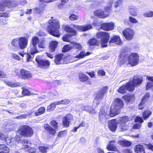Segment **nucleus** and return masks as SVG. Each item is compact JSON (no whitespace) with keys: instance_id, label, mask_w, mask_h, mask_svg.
<instances>
[{"instance_id":"2eb2a0df","label":"nucleus","mask_w":153,"mask_h":153,"mask_svg":"<svg viewBox=\"0 0 153 153\" xmlns=\"http://www.w3.org/2000/svg\"><path fill=\"white\" fill-rule=\"evenodd\" d=\"M73 27L79 31H84L91 29L92 28V26L91 24L85 25H73Z\"/></svg>"},{"instance_id":"0eeeda50","label":"nucleus","mask_w":153,"mask_h":153,"mask_svg":"<svg viewBox=\"0 0 153 153\" xmlns=\"http://www.w3.org/2000/svg\"><path fill=\"white\" fill-rule=\"evenodd\" d=\"M36 61L37 63V65L39 67L43 68H46L48 67L50 65V62L47 60H43L37 57L36 58Z\"/></svg>"},{"instance_id":"5701e85b","label":"nucleus","mask_w":153,"mask_h":153,"mask_svg":"<svg viewBox=\"0 0 153 153\" xmlns=\"http://www.w3.org/2000/svg\"><path fill=\"white\" fill-rule=\"evenodd\" d=\"M63 54H60L56 56L55 59V62L57 65L63 64L64 60L63 59Z\"/></svg>"},{"instance_id":"a18cd8bd","label":"nucleus","mask_w":153,"mask_h":153,"mask_svg":"<svg viewBox=\"0 0 153 153\" xmlns=\"http://www.w3.org/2000/svg\"><path fill=\"white\" fill-rule=\"evenodd\" d=\"M120 144L123 146H129L131 145V143L126 141H121L119 142Z\"/></svg>"},{"instance_id":"de8ad7c7","label":"nucleus","mask_w":153,"mask_h":153,"mask_svg":"<svg viewBox=\"0 0 153 153\" xmlns=\"http://www.w3.org/2000/svg\"><path fill=\"white\" fill-rule=\"evenodd\" d=\"M143 15L146 17H153V11H149L143 13Z\"/></svg>"},{"instance_id":"4be33fe9","label":"nucleus","mask_w":153,"mask_h":153,"mask_svg":"<svg viewBox=\"0 0 153 153\" xmlns=\"http://www.w3.org/2000/svg\"><path fill=\"white\" fill-rule=\"evenodd\" d=\"M114 143V140H112L110 141L109 143L106 146V149L109 151H117V149Z\"/></svg>"},{"instance_id":"f8f14e48","label":"nucleus","mask_w":153,"mask_h":153,"mask_svg":"<svg viewBox=\"0 0 153 153\" xmlns=\"http://www.w3.org/2000/svg\"><path fill=\"white\" fill-rule=\"evenodd\" d=\"M123 34L126 39L131 40L133 37L134 32L132 29L127 28L123 31Z\"/></svg>"},{"instance_id":"c9c22d12","label":"nucleus","mask_w":153,"mask_h":153,"mask_svg":"<svg viewBox=\"0 0 153 153\" xmlns=\"http://www.w3.org/2000/svg\"><path fill=\"white\" fill-rule=\"evenodd\" d=\"M39 42V39L38 37L35 36L32 37L31 42L32 45L37 46V44H38Z\"/></svg>"},{"instance_id":"680f3d73","label":"nucleus","mask_w":153,"mask_h":153,"mask_svg":"<svg viewBox=\"0 0 153 153\" xmlns=\"http://www.w3.org/2000/svg\"><path fill=\"white\" fill-rule=\"evenodd\" d=\"M51 124L55 129L57 128V123L55 120H53L51 122Z\"/></svg>"},{"instance_id":"6e6d98bb","label":"nucleus","mask_w":153,"mask_h":153,"mask_svg":"<svg viewBox=\"0 0 153 153\" xmlns=\"http://www.w3.org/2000/svg\"><path fill=\"white\" fill-rule=\"evenodd\" d=\"M79 16L74 14H71L69 16V19L71 21L76 20Z\"/></svg>"},{"instance_id":"9b49d317","label":"nucleus","mask_w":153,"mask_h":153,"mask_svg":"<svg viewBox=\"0 0 153 153\" xmlns=\"http://www.w3.org/2000/svg\"><path fill=\"white\" fill-rule=\"evenodd\" d=\"M108 43L111 46H114L115 45H121L123 44V42L120 37L116 36L112 37L110 39Z\"/></svg>"},{"instance_id":"c756f323","label":"nucleus","mask_w":153,"mask_h":153,"mask_svg":"<svg viewBox=\"0 0 153 153\" xmlns=\"http://www.w3.org/2000/svg\"><path fill=\"white\" fill-rule=\"evenodd\" d=\"M94 14L95 16H99L103 18H105L107 16L104 13V12L102 10L100 9L97 10L94 12Z\"/></svg>"},{"instance_id":"e2e57ef3","label":"nucleus","mask_w":153,"mask_h":153,"mask_svg":"<svg viewBox=\"0 0 153 153\" xmlns=\"http://www.w3.org/2000/svg\"><path fill=\"white\" fill-rule=\"evenodd\" d=\"M141 124L140 123H136L133 126V128L138 129L140 128Z\"/></svg>"},{"instance_id":"052dcab7","label":"nucleus","mask_w":153,"mask_h":153,"mask_svg":"<svg viewBox=\"0 0 153 153\" xmlns=\"http://www.w3.org/2000/svg\"><path fill=\"white\" fill-rule=\"evenodd\" d=\"M119 128L120 131H123L127 129V127L126 126L125 124H120Z\"/></svg>"},{"instance_id":"7c9ffc66","label":"nucleus","mask_w":153,"mask_h":153,"mask_svg":"<svg viewBox=\"0 0 153 153\" xmlns=\"http://www.w3.org/2000/svg\"><path fill=\"white\" fill-rule=\"evenodd\" d=\"M124 97L125 100L128 102H133L135 99L134 96L133 94H127Z\"/></svg>"},{"instance_id":"f257e3e1","label":"nucleus","mask_w":153,"mask_h":153,"mask_svg":"<svg viewBox=\"0 0 153 153\" xmlns=\"http://www.w3.org/2000/svg\"><path fill=\"white\" fill-rule=\"evenodd\" d=\"M119 60L122 64H130L133 66L137 65L139 62V56L136 53H132L128 56L122 54Z\"/></svg>"},{"instance_id":"393cba45","label":"nucleus","mask_w":153,"mask_h":153,"mask_svg":"<svg viewBox=\"0 0 153 153\" xmlns=\"http://www.w3.org/2000/svg\"><path fill=\"white\" fill-rule=\"evenodd\" d=\"M58 42L56 41H52L49 43V49L52 52H54L57 48Z\"/></svg>"},{"instance_id":"ddd939ff","label":"nucleus","mask_w":153,"mask_h":153,"mask_svg":"<svg viewBox=\"0 0 153 153\" xmlns=\"http://www.w3.org/2000/svg\"><path fill=\"white\" fill-rule=\"evenodd\" d=\"M19 46L21 49L26 48L28 43V38L26 37H19Z\"/></svg>"},{"instance_id":"72a5a7b5","label":"nucleus","mask_w":153,"mask_h":153,"mask_svg":"<svg viewBox=\"0 0 153 153\" xmlns=\"http://www.w3.org/2000/svg\"><path fill=\"white\" fill-rule=\"evenodd\" d=\"M128 121L129 118L128 117L124 116L119 118L118 122L119 124H124Z\"/></svg>"},{"instance_id":"603ef678","label":"nucleus","mask_w":153,"mask_h":153,"mask_svg":"<svg viewBox=\"0 0 153 153\" xmlns=\"http://www.w3.org/2000/svg\"><path fill=\"white\" fill-rule=\"evenodd\" d=\"M11 57L16 60L20 61L21 59V57L15 53H11Z\"/></svg>"},{"instance_id":"5fc2aeb1","label":"nucleus","mask_w":153,"mask_h":153,"mask_svg":"<svg viewBox=\"0 0 153 153\" xmlns=\"http://www.w3.org/2000/svg\"><path fill=\"white\" fill-rule=\"evenodd\" d=\"M4 82H5V83L7 85L9 86L13 87H16L18 86V85L17 84L13 83L12 82H10V81L6 82V81H4Z\"/></svg>"},{"instance_id":"338daca9","label":"nucleus","mask_w":153,"mask_h":153,"mask_svg":"<svg viewBox=\"0 0 153 153\" xmlns=\"http://www.w3.org/2000/svg\"><path fill=\"white\" fill-rule=\"evenodd\" d=\"M13 71L16 74V75L20 77V71H19V70L16 68H15L13 69Z\"/></svg>"},{"instance_id":"58836bf2","label":"nucleus","mask_w":153,"mask_h":153,"mask_svg":"<svg viewBox=\"0 0 153 153\" xmlns=\"http://www.w3.org/2000/svg\"><path fill=\"white\" fill-rule=\"evenodd\" d=\"M33 11L36 13L40 14L43 13L44 9L42 7H39L34 8L33 9Z\"/></svg>"},{"instance_id":"6e6552de","label":"nucleus","mask_w":153,"mask_h":153,"mask_svg":"<svg viewBox=\"0 0 153 153\" xmlns=\"http://www.w3.org/2000/svg\"><path fill=\"white\" fill-rule=\"evenodd\" d=\"M110 111L109 112V115L107 114V112L105 110L103 109L101 110L99 113V121L102 123L105 122L107 121V120L110 117H113L110 115Z\"/></svg>"},{"instance_id":"dca6fc26","label":"nucleus","mask_w":153,"mask_h":153,"mask_svg":"<svg viewBox=\"0 0 153 153\" xmlns=\"http://www.w3.org/2000/svg\"><path fill=\"white\" fill-rule=\"evenodd\" d=\"M114 24L113 22L103 23L100 25V28L105 30L109 31L114 28Z\"/></svg>"},{"instance_id":"bf43d9fd","label":"nucleus","mask_w":153,"mask_h":153,"mask_svg":"<svg viewBox=\"0 0 153 153\" xmlns=\"http://www.w3.org/2000/svg\"><path fill=\"white\" fill-rule=\"evenodd\" d=\"M129 21L132 23L136 24L138 22V21L134 17L130 16L129 18Z\"/></svg>"},{"instance_id":"79ce46f5","label":"nucleus","mask_w":153,"mask_h":153,"mask_svg":"<svg viewBox=\"0 0 153 153\" xmlns=\"http://www.w3.org/2000/svg\"><path fill=\"white\" fill-rule=\"evenodd\" d=\"M45 108L43 107H40L37 111L35 112L36 116H38L44 113L45 111Z\"/></svg>"},{"instance_id":"69168bd1","label":"nucleus","mask_w":153,"mask_h":153,"mask_svg":"<svg viewBox=\"0 0 153 153\" xmlns=\"http://www.w3.org/2000/svg\"><path fill=\"white\" fill-rule=\"evenodd\" d=\"M97 74L99 76H104L105 75V72L103 70H100L97 71Z\"/></svg>"},{"instance_id":"423d86ee","label":"nucleus","mask_w":153,"mask_h":153,"mask_svg":"<svg viewBox=\"0 0 153 153\" xmlns=\"http://www.w3.org/2000/svg\"><path fill=\"white\" fill-rule=\"evenodd\" d=\"M77 108L79 111H85L93 114L96 113V112L93 109L92 107L88 104H80L77 106Z\"/></svg>"},{"instance_id":"7ed1b4c3","label":"nucleus","mask_w":153,"mask_h":153,"mask_svg":"<svg viewBox=\"0 0 153 153\" xmlns=\"http://www.w3.org/2000/svg\"><path fill=\"white\" fill-rule=\"evenodd\" d=\"M124 105L123 101L120 98L115 99L113 103L111 106V116H114L120 113L119 110L122 108Z\"/></svg>"},{"instance_id":"473e14b6","label":"nucleus","mask_w":153,"mask_h":153,"mask_svg":"<svg viewBox=\"0 0 153 153\" xmlns=\"http://www.w3.org/2000/svg\"><path fill=\"white\" fill-rule=\"evenodd\" d=\"M135 151L137 153H145L143 146L140 145H138L136 146Z\"/></svg>"},{"instance_id":"20e7f679","label":"nucleus","mask_w":153,"mask_h":153,"mask_svg":"<svg viewBox=\"0 0 153 153\" xmlns=\"http://www.w3.org/2000/svg\"><path fill=\"white\" fill-rule=\"evenodd\" d=\"M97 36L101 39V45L102 47H106L107 46V43L110 38L109 33L105 32H99L97 33Z\"/></svg>"},{"instance_id":"39448f33","label":"nucleus","mask_w":153,"mask_h":153,"mask_svg":"<svg viewBox=\"0 0 153 153\" xmlns=\"http://www.w3.org/2000/svg\"><path fill=\"white\" fill-rule=\"evenodd\" d=\"M108 88L106 87L102 88L98 92L95 97L94 101V103L97 105L98 104L103 98L104 94L107 91Z\"/></svg>"},{"instance_id":"a211bd4d","label":"nucleus","mask_w":153,"mask_h":153,"mask_svg":"<svg viewBox=\"0 0 153 153\" xmlns=\"http://www.w3.org/2000/svg\"><path fill=\"white\" fill-rule=\"evenodd\" d=\"M21 139L20 137H19L18 135H17L15 137V138H11L10 137H6L5 141L7 143V145H10V144L11 145H13L15 144L16 142H18L20 141Z\"/></svg>"},{"instance_id":"6ab92c4d","label":"nucleus","mask_w":153,"mask_h":153,"mask_svg":"<svg viewBox=\"0 0 153 153\" xmlns=\"http://www.w3.org/2000/svg\"><path fill=\"white\" fill-rule=\"evenodd\" d=\"M91 53L89 52H85L84 51H82L80 52L79 55H76V56L72 57L71 59L73 60V61H76L78 59L83 58L86 56L90 55Z\"/></svg>"},{"instance_id":"8fccbe9b","label":"nucleus","mask_w":153,"mask_h":153,"mask_svg":"<svg viewBox=\"0 0 153 153\" xmlns=\"http://www.w3.org/2000/svg\"><path fill=\"white\" fill-rule=\"evenodd\" d=\"M39 149L40 152L42 153H46L47 152V150L49 149V147L46 146H40Z\"/></svg>"},{"instance_id":"e433bc0d","label":"nucleus","mask_w":153,"mask_h":153,"mask_svg":"<svg viewBox=\"0 0 153 153\" xmlns=\"http://www.w3.org/2000/svg\"><path fill=\"white\" fill-rule=\"evenodd\" d=\"M79 79L81 82H85L88 80L89 78L88 77L83 74L82 73H80L79 74Z\"/></svg>"},{"instance_id":"1a4fd4ad","label":"nucleus","mask_w":153,"mask_h":153,"mask_svg":"<svg viewBox=\"0 0 153 153\" xmlns=\"http://www.w3.org/2000/svg\"><path fill=\"white\" fill-rule=\"evenodd\" d=\"M134 90V86H131L129 82L127 83L125 85H123L121 87L118 91L122 94H124L126 93V91H132Z\"/></svg>"},{"instance_id":"13d9d810","label":"nucleus","mask_w":153,"mask_h":153,"mask_svg":"<svg viewBox=\"0 0 153 153\" xmlns=\"http://www.w3.org/2000/svg\"><path fill=\"white\" fill-rule=\"evenodd\" d=\"M71 36L69 35L66 34L64 35L62 38V40L65 42H69L70 39L69 38Z\"/></svg>"},{"instance_id":"774afa93","label":"nucleus","mask_w":153,"mask_h":153,"mask_svg":"<svg viewBox=\"0 0 153 153\" xmlns=\"http://www.w3.org/2000/svg\"><path fill=\"white\" fill-rule=\"evenodd\" d=\"M114 2L113 0H109L108 1L107 4L108 5V7L109 9H110L112 7V5Z\"/></svg>"},{"instance_id":"412c9836","label":"nucleus","mask_w":153,"mask_h":153,"mask_svg":"<svg viewBox=\"0 0 153 153\" xmlns=\"http://www.w3.org/2000/svg\"><path fill=\"white\" fill-rule=\"evenodd\" d=\"M108 126L110 129L112 131L116 130L117 127V123L116 120H112L109 121Z\"/></svg>"},{"instance_id":"ea45409f","label":"nucleus","mask_w":153,"mask_h":153,"mask_svg":"<svg viewBox=\"0 0 153 153\" xmlns=\"http://www.w3.org/2000/svg\"><path fill=\"white\" fill-rule=\"evenodd\" d=\"M56 105H57L56 104V102L51 103L47 107V111H51L54 110L55 108Z\"/></svg>"},{"instance_id":"f03ea898","label":"nucleus","mask_w":153,"mask_h":153,"mask_svg":"<svg viewBox=\"0 0 153 153\" xmlns=\"http://www.w3.org/2000/svg\"><path fill=\"white\" fill-rule=\"evenodd\" d=\"M51 19L49 21V25L47 27V30L51 35L56 37H59L61 34L58 30L60 27L59 21L56 19Z\"/></svg>"},{"instance_id":"2f4dec72","label":"nucleus","mask_w":153,"mask_h":153,"mask_svg":"<svg viewBox=\"0 0 153 153\" xmlns=\"http://www.w3.org/2000/svg\"><path fill=\"white\" fill-rule=\"evenodd\" d=\"M28 51L32 55H33L38 52L37 49V46L33 45L32 44L30 47L28 48Z\"/></svg>"},{"instance_id":"a878e982","label":"nucleus","mask_w":153,"mask_h":153,"mask_svg":"<svg viewBox=\"0 0 153 153\" xmlns=\"http://www.w3.org/2000/svg\"><path fill=\"white\" fill-rule=\"evenodd\" d=\"M27 128L28 126L27 125L20 126L18 131V133L22 135L25 136V135H26V130L28 129L29 130V129H27Z\"/></svg>"},{"instance_id":"4d7b16f0","label":"nucleus","mask_w":153,"mask_h":153,"mask_svg":"<svg viewBox=\"0 0 153 153\" xmlns=\"http://www.w3.org/2000/svg\"><path fill=\"white\" fill-rule=\"evenodd\" d=\"M22 93L25 96H28L32 95V94L27 89H24L22 91Z\"/></svg>"},{"instance_id":"09e8293b","label":"nucleus","mask_w":153,"mask_h":153,"mask_svg":"<svg viewBox=\"0 0 153 153\" xmlns=\"http://www.w3.org/2000/svg\"><path fill=\"white\" fill-rule=\"evenodd\" d=\"M123 2V0H116L114 3V7L117 8L120 6Z\"/></svg>"},{"instance_id":"9d476101","label":"nucleus","mask_w":153,"mask_h":153,"mask_svg":"<svg viewBox=\"0 0 153 153\" xmlns=\"http://www.w3.org/2000/svg\"><path fill=\"white\" fill-rule=\"evenodd\" d=\"M142 82V78L136 75L134 77L133 79L131 78L128 82L131 86H134V89L136 86L140 85Z\"/></svg>"},{"instance_id":"49530a36","label":"nucleus","mask_w":153,"mask_h":153,"mask_svg":"<svg viewBox=\"0 0 153 153\" xmlns=\"http://www.w3.org/2000/svg\"><path fill=\"white\" fill-rule=\"evenodd\" d=\"M29 129V130L27 129L26 130V135H25V136H32L33 134V131L32 129L28 126L27 129Z\"/></svg>"},{"instance_id":"864d4df0","label":"nucleus","mask_w":153,"mask_h":153,"mask_svg":"<svg viewBox=\"0 0 153 153\" xmlns=\"http://www.w3.org/2000/svg\"><path fill=\"white\" fill-rule=\"evenodd\" d=\"M73 48L74 47L76 49H78L79 50H81L82 49V46L80 44L76 42H74L73 43Z\"/></svg>"},{"instance_id":"c03bdc74","label":"nucleus","mask_w":153,"mask_h":153,"mask_svg":"<svg viewBox=\"0 0 153 153\" xmlns=\"http://www.w3.org/2000/svg\"><path fill=\"white\" fill-rule=\"evenodd\" d=\"M70 101L66 99L62 100L60 101H56V103L57 105L59 104H67L69 103Z\"/></svg>"},{"instance_id":"3c124183","label":"nucleus","mask_w":153,"mask_h":153,"mask_svg":"<svg viewBox=\"0 0 153 153\" xmlns=\"http://www.w3.org/2000/svg\"><path fill=\"white\" fill-rule=\"evenodd\" d=\"M19 38L15 39H13L11 42L12 45L16 47L19 46Z\"/></svg>"},{"instance_id":"4c0bfd02","label":"nucleus","mask_w":153,"mask_h":153,"mask_svg":"<svg viewBox=\"0 0 153 153\" xmlns=\"http://www.w3.org/2000/svg\"><path fill=\"white\" fill-rule=\"evenodd\" d=\"M73 48V46L72 45H66L63 46L62 51L64 53L72 49Z\"/></svg>"},{"instance_id":"0e129e2a","label":"nucleus","mask_w":153,"mask_h":153,"mask_svg":"<svg viewBox=\"0 0 153 153\" xmlns=\"http://www.w3.org/2000/svg\"><path fill=\"white\" fill-rule=\"evenodd\" d=\"M86 73L88 74V75L90 76V77L92 78H95V73L94 71H92L90 72H86Z\"/></svg>"},{"instance_id":"f3484780","label":"nucleus","mask_w":153,"mask_h":153,"mask_svg":"<svg viewBox=\"0 0 153 153\" xmlns=\"http://www.w3.org/2000/svg\"><path fill=\"white\" fill-rule=\"evenodd\" d=\"M20 77L24 79H27L31 78L32 76L30 72L23 69L20 71Z\"/></svg>"},{"instance_id":"37998d69","label":"nucleus","mask_w":153,"mask_h":153,"mask_svg":"<svg viewBox=\"0 0 153 153\" xmlns=\"http://www.w3.org/2000/svg\"><path fill=\"white\" fill-rule=\"evenodd\" d=\"M88 43L90 45H99V42L98 41H97V39L95 38L91 39L89 41H88Z\"/></svg>"},{"instance_id":"a19ab883","label":"nucleus","mask_w":153,"mask_h":153,"mask_svg":"<svg viewBox=\"0 0 153 153\" xmlns=\"http://www.w3.org/2000/svg\"><path fill=\"white\" fill-rule=\"evenodd\" d=\"M28 141L27 140H24L22 141V143L23 145L22 148L25 150L28 149L30 148V146L27 145L28 144Z\"/></svg>"},{"instance_id":"c85d7f7f","label":"nucleus","mask_w":153,"mask_h":153,"mask_svg":"<svg viewBox=\"0 0 153 153\" xmlns=\"http://www.w3.org/2000/svg\"><path fill=\"white\" fill-rule=\"evenodd\" d=\"M9 152V147L4 144L0 145V153H8Z\"/></svg>"},{"instance_id":"aec40b11","label":"nucleus","mask_w":153,"mask_h":153,"mask_svg":"<svg viewBox=\"0 0 153 153\" xmlns=\"http://www.w3.org/2000/svg\"><path fill=\"white\" fill-rule=\"evenodd\" d=\"M73 117L71 114H68L66 115L64 118L63 121V125L65 127H68L69 123L72 120Z\"/></svg>"},{"instance_id":"4468645a","label":"nucleus","mask_w":153,"mask_h":153,"mask_svg":"<svg viewBox=\"0 0 153 153\" xmlns=\"http://www.w3.org/2000/svg\"><path fill=\"white\" fill-rule=\"evenodd\" d=\"M17 127L16 123L13 122L9 121L6 125L5 130L4 131L7 133L10 131L15 130Z\"/></svg>"},{"instance_id":"cd10ccee","label":"nucleus","mask_w":153,"mask_h":153,"mask_svg":"<svg viewBox=\"0 0 153 153\" xmlns=\"http://www.w3.org/2000/svg\"><path fill=\"white\" fill-rule=\"evenodd\" d=\"M44 128L45 130L48 131L51 134H54L56 133V130L48 124H45Z\"/></svg>"},{"instance_id":"f704fd0d","label":"nucleus","mask_w":153,"mask_h":153,"mask_svg":"<svg viewBox=\"0 0 153 153\" xmlns=\"http://www.w3.org/2000/svg\"><path fill=\"white\" fill-rule=\"evenodd\" d=\"M152 114V112L149 110H145L143 114V116L144 120L148 118Z\"/></svg>"},{"instance_id":"b1692460","label":"nucleus","mask_w":153,"mask_h":153,"mask_svg":"<svg viewBox=\"0 0 153 153\" xmlns=\"http://www.w3.org/2000/svg\"><path fill=\"white\" fill-rule=\"evenodd\" d=\"M11 2L9 0H4L3 3L0 4V11H4V7L5 6L11 7Z\"/></svg>"},{"instance_id":"bb28decb","label":"nucleus","mask_w":153,"mask_h":153,"mask_svg":"<svg viewBox=\"0 0 153 153\" xmlns=\"http://www.w3.org/2000/svg\"><path fill=\"white\" fill-rule=\"evenodd\" d=\"M65 30L67 32L69 33L68 34L70 35L71 36L75 35L76 34V31L73 28L69 26L65 27Z\"/></svg>"}]
</instances>
